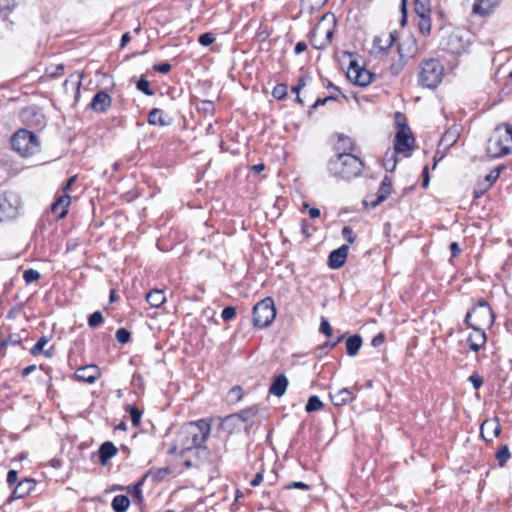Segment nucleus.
I'll return each instance as SVG.
<instances>
[{"label": "nucleus", "instance_id": "6e6d98bb", "mask_svg": "<svg viewBox=\"0 0 512 512\" xmlns=\"http://www.w3.org/2000/svg\"><path fill=\"white\" fill-rule=\"evenodd\" d=\"M320 331L327 337L332 335V328L327 319L323 318L320 323Z\"/></svg>", "mask_w": 512, "mask_h": 512}, {"label": "nucleus", "instance_id": "b1692460", "mask_svg": "<svg viewBox=\"0 0 512 512\" xmlns=\"http://www.w3.org/2000/svg\"><path fill=\"white\" fill-rule=\"evenodd\" d=\"M117 453V448L110 442H104L99 448V460L102 465H105Z\"/></svg>", "mask_w": 512, "mask_h": 512}, {"label": "nucleus", "instance_id": "680f3d73", "mask_svg": "<svg viewBox=\"0 0 512 512\" xmlns=\"http://www.w3.org/2000/svg\"><path fill=\"white\" fill-rule=\"evenodd\" d=\"M18 480V472L16 470H10L7 474V483L9 486H12L17 483Z\"/></svg>", "mask_w": 512, "mask_h": 512}, {"label": "nucleus", "instance_id": "49530a36", "mask_svg": "<svg viewBox=\"0 0 512 512\" xmlns=\"http://www.w3.org/2000/svg\"><path fill=\"white\" fill-rule=\"evenodd\" d=\"M215 40H216V38H215L214 34L211 32L201 34L198 38L199 44H201L202 46H205V47L213 44L215 42Z\"/></svg>", "mask_w": 512, "mask_h": 512}, {"label": "nucleus", "instance_id": "f257e3e1", "mask_svg": "<svg viewBox=\"0 0 512 512\" xmlns=\"http://www.w3.org/2000/svg\"><path fill=\"white\" fill-rule=\"evenodd\" d=\"M363 161L352 153H337L327 163L328 172L336 179L351 180L361 175Z\"/></svg>", "mask_w": 512, "mask_h": 512}, {"label": "nucleus", "instance_id": "3c124183", "mask_svg": "<svg viewBox=\"0 0 512 512\" xmlns=\"http://www.w3.org/2000/svg\"><path fill=\"white\" fill-rule=\"evenodd\" d=\"M503 170V166H498L495 169H493L487 176L486 181L488 182L489 186H491L496 180L499 178L501 171Z\"/></svg>", "mask_w": 512, "mask_h": 512}, {"label": "nucleus", "instance_id": "de8ad7c7", "mask_svg": "<svg viewBox=\"0 0 512 512\" xmlns=\"http://www.w3.org/2000/svg\"><path fill=\"white\" fill-rule=\"evenodd\" d=\"M129 414H130L132 424L134 426L139 425V423L141 421V417H142V411L139 410L137 407L133 406V407H130Z\"/></svg>", "mask_w": 512, "mask_h": 512}, {"label": "nucleus", "instance_id": "5701e85b", "mask_svg": "<svg viewBox=\"0 0 512 512\" xmlns=\"http://www.w3.org/2000/svg\"><path fill=\"white\" fill-rule=\"evenodd\" d=\"M288 386V379L284 374L276 376L269 388V392L277 397H281L285 394Z\"/></svg>", "mask_w": 512, "mask_h": 512}, {"label": "nucleus", "instance_id": "79ce46f5", "mask_svg": "<svg viewBox=\"0 0 512 512\" xmlns=\"http://www.w3.org/2000/svg\"><path fill=\"white\" fill-rule=\"evenodd\" d=\"M115 337L119 343L125 344L130 341L131 333L125 328H119L115 333Z\"/></svg>", "mask_w": 512, "mask_h": 512}, {"label": "nucleus", "instance_id": "ea45409f", "mask_svg": "<svg viewBox=\"0 0 512 512\" xmlns=\"http://www.w3.org/2000/svg\"><path fill=\"white\" fill-rule=\"evenodd\" d=\"M287 90L286 84H277L272 90V96L277 100H282L287 95Z\"/></svg>", "mask_w": 512, "mask_h": 512}, {"label": "nucleus", "instance_id": "4468645a", "mask_svg": "<svg viewBox=\"0 0 512 512\" xmlns=\"http://www.w3.org/2000/svg\"><path fill=\"white\" fill-rule=\"evenodd\" d=\"M19 215V206L6 197H0V222L10 221Z\"/></svg>", "mask_w": 512, "mask_h": 512}, {"label": "nucleus", "instance_id": "09e8293b", "mask_svg": "<svg viewBox=\"0 0 512 512\" xmlns=\"http://www.w3.org/2000/svg\"><path fill=\"white\" fill-rule=\"evenodd\" d=\"M332 38H333V30L332 29H327L325 31V40L322 41L319 44H314L313 43V47L315 49H323V48L327 47L332 42Z\"/></svg>", "mask_w": 512, "mask_h": 512}, {"label": "nucleus", "instance_id": "412c9836", "mask_svg": "<svg viewBox=\"0 0 512 512\" xmlns=\"http://www.w3.org/2000/svg\"><path fill=\"white\" fill-rule=\"evenodd\" d=\"M330 400L335 406H344L350 403L354 399V394L348 388H342L336 391L335 393H329Z\"/></svg>", "mask_w": 512, "mask_h": 512}, {"label": "nucleus", "instance_id": "f8f14e48", "mask_svg": "<svg viewBox=\"0 0 512 512\" xmlns=\"http://www.w3.org/2000/svg\"><path fill=\"white\" fill-rule=\"evenodd\" d=\"M502 0H474L472 14L483 18L491 16L500 6Z\"/></svg>", "mask_w": 512, "mask_h": 512}, {"label": "nucleus", "instance_id": "4d7b16f0", "mask_svg": "<svg viewBox=\"0 0 512 512\" xmlns=\"http://www.w3.org/2000/svg\"><path fill=\"white\" fill-rule=\"evenodd\" d=\"M70 83L74 84L77 88V90H79L80 86H81V76H74V75H71L68 79H66L64 81V87L67 88L68 86H70Z\"/></svg>", "mask_w": 512, "mask_h": 512}, {"label": "nucleus", "instance_id": "e433bc0d", "mask_svg": "<svg viewBox=\"0 0 512 512\" xmlns=\"http://www.w3.org/2000/svg\"><path fill=\"white\" fill-rule=\"evenodd\" d=\"M415 2V13H431L430 0H414Z\"/></svg>", "mask_w": 512, "mask_h": 512}, {"label": "nucleus", "instance_id": "a19ab883", "mask_svg": "<svg viewBox=\"0 0 512 512\" xmlns=\"http://www.w3.org/2000/svg\"><path fill=\"white\" fill-rule=\"evenodd\" d=\"M40 277V273L34 269H27L23 273V279L27 284L37 281Z\"/></svg>", "mask_w": 512, "mask_h": 512}, {"label": "nucleus", "instance_id": "dca6fc26", "mask_svg": "<svg viewBox=\"0 0 512 512\" xmlns=\"http://www.w3.org/2000/svg\"><path fill=\"white\" fill-rule=\"evenodd\" d=\"M112 105L111 96L105 91H98L92 98L90 107L97 113H105Z\"/></svg>", "mask_w": 512, "mask_h": 512}, {"label": "nucleus", "instance_id": "6ab92c4d", "mask_svg": "<svg viewBox=\"0 0 512 512\" xmlns=\"http://www.w3.org/2000/svg\"><path fill=\"white\" fill-rule=\"evenodd\" d=\"M472 333L468 336L469 347L472 351L478 352L486 343L485 329L471 327Z\"/></svg>", "mask_w": 512, "mask_h": 512}, {"label": "nucleus", "instance_id": "473e14b6", "mask_svg": "<svg viewBox=\"0 0 512 512\" xmlns=\"http://www.w3.org/2000/svg\"><path fill=\"white\" fill-rule=\"evenodd\" d=\"M257 415V409L255 407H250L240 411L232 415L233 418H238L243 422L251 421Z\"/></svg>", "mask_w": 512, "mask_h": 512}, {"label": "nucleus", "instance_id": "c756f323", "mask_svg": "<svg viewBox=\"0 0 512 512\" xmlns=\"http://www.w3.org/2000/svg\"><path fill=\"white\" fill-rule=\"evenodd\" d=\"M353 146L354 144L350 137L339 135L338 141L335 145V150L338 151V153H351Z\"/></svg>", "mask_w": 512, "mask_h": 512}, {"label": "nucleus", "instance_id": "bb28decb", "mask_svg": "<svg viewBox=\"0 0 512 512\" xmlns=\"http://www.w3.org/2000/svg\"><path fill=\"white\" fill-rule=\"evenodd\" d=\"M419 17L418 28L423 36H429L431 33V13H416Z\"/></svg>", "mask_w": 512, "mask_h": 512}, {"label": "nucleus", "instance_id": "f704fd0d", "mask_svg": "<svg viewBox=\"0 0 512 512\" xmlns=\"http://www.w3.org/2000/svg\"><path fill=\"white\" fill-rule=\"evenodd\" d=\"M510 457H511V454L509 451V447L506 444L501 446L500 449L498 450V452L496 453V459H497L500 467H503L507 463V461L510 459Z\"/></svg>", "mask_w": 512, "mask_h": 512}, {"label": "nucleus", "instance_id": "58836bf2", "mask_svg": "<svg viewBox=\"0 0 512 512\" xmlns=\"http://www.w3.org/2000/svg\"><path fill=\"white\" fill-rule=\"evenodd\" d=\"M104 322V317L101 312L96 311L88 318V325L91 328H96Z\"/></svg>", "mask_w": 512, "mask_h": 512}, {"label": "nucleus", "instance_id": "8fccbe9b", "mask_svg": "<svg viewBox=\"0 0 512 512\" xmlns=\"http://www.w3.org/2000/svg\"><path fill=\"white\" fill-rule=\"evenodd\" d=\"M236 316V308L233 306H227L223 309L221 313V318L224 321H230Z\"/></svg>", "mask_w": 512, "mask_h": 512}, {"label": "nucleus", "instance_id": "cd10ccee", "mask_svg": "<svg viewBox=\"0 0 512 512\" xmlns=\"http://www.w3.org/2000/svg\"><path fill=\"white\" fill-rule=\"evenodd\" d=\"M362 346V338L360 335H352L346 340V351L351 357L356 356Z\"/></svg>", "mask_w": 512, "mask_h": 512}, {"label": "nucleus", "instance_id": "a18cd8bd", "mask_svg": "<svg viewBox=\"0 0 512 512\" xmlns=\"http://www.w3.org/2000/svg\"><path fill=\"white\" fill-rule=\"evenodd\" d=\"M46 73L48 76L53 77V78L61 76L64 73V65L63 64L52 65L46 69Z\"/></svg>", "mask_w": 512, "mask_h": 512}, {"label": "nucleus", "instance_id": "5fc2aeb1", "mask_svg": "<svg viewBox=\"0 0 512 512\" xmlns=\"http://www.w3.org/2000/svg\"><path fill=\"white\" fill-rule=\"evenodd\" d=\"M342 236L347 242L353 243L355 241V235L351 227L344 226L342 229Z\"/></svg>", "mask_w": 512, "mask_h": 512}, {"label": "nucleus", "instance_id": "72a5a7b5", "mask_svg": "<svg viewBox=\"0 0 512 512\" xmlns=\"http://www.w3.org/2000/svg\"><path fill=\"white\" fill-rule=\"evenodd\" d=\"M323 407V403L320 398L316 395L310 396L307 404L305 406V410L307 413H312L320 410Z\"/></svg>", "mask_w": 512, "mask_h": 512}, {"label": "nucleus", "instance_id": "9b49d317", "mask_svg": "<svg viewBox=\"0 0 512 512\" xmlns=\"http://www.w3.org/2000/svg\"><path fill=\"white\" fill-rule=\"evenodd\" d=\"M391 189L392 181L388 176H385L381 181L377 193L368 195L364 200V205L370 206L372 209L376 208L389 197L391 194Z\"/></svg>", "mask_w": 512, "mask_h": 512}, {"label": "nucleus", "instance_id": "0e129e2a", "mask_svg": "<svg viewBox=\"0 0 512 512\" xmlns=\"http://www.w3.org/2000/svg\"><path fill=\"white\" fill-rule=\"evenodd\" d=\"M304 207L308 208V213H309L310 218L315 219L320 216V210L318 208L309 207L308 204H304Z\"/></svg>", "mask_w": 512, "mask_h": 512}, {"label": "nucleus", "instance_id": "052dcab7", "mask_svg": "<svg viewBox=\"0 0 512 512\" xmlns=\"http://www.w3.org/2000/svg\"><path fill=\"white\" fill-rule=\"evenodd\" d=\"M171 68H172V66L168 62H164V63H161V64H158V65L154 66V69L157 72H160V73H163V74H166V73L170 72Z\"/></svg>", "mask_w": 512, "mask_h": 512}, {"label": "nucleus", "instance_id": "0eeeda50", "mask_svg": "<svg viewBox=\"0 0 512 512\" xmlns=\"http://www.w3.org/2000/svg\"><path fill=\"white\" fill-rule=\"evenodd\" d=\"M276 317V309L272 298L259 301L253 308V324L258 328L268 327Z\"/></svg>", "mask_w": 512, "mask_h": 512}, {"label": "nucleus", "instance_id": "4be33fe9", "mask_svg": "<svg viewBox=\"0 0 512 512\" xmlns=\"http://www.w3.org/2000/svg\"><path fill=\"white\" fill-rule=\"evenodd\" d=\"M34 484H35L34 481L29 478H25V479L21 480L15 486L11 497L13 499H19V498L25 497L33 490Z\"/></svg>", "mask_w": 512, "mask_h": 512}, {"label": "nucleus", "instance_id": "2f4dec72", "mask_svg": "<svg viewBox=\"0 0 512 512\" xmlns=\"http://www.w3.org/2000/svg\"><path fill=\"white\" fill-rule=\"evenodd\" d=\"M48 342H49V339L46 336H42L41 338H39V340L36 342V344L31 348V350H30L31 354L38 355L40 353H43L45 356L51 357L52 353L49 350H47V351L44 350V347L47 345Z\"/></svg>", "mask_w": 512, "mask_h": 512}, {"label": "nucleus", "instance_id": "f3484780", "mask_svg": "<svg viewBox=\"0 0 512 512\" xmlns=\"http://www.w3.org/2000/svg\"><path fill=\"white\" fill-rule=\"evenodd\" d=\"M501 432V425L497 418L485 420L480 427L481 437L485 441H492L494 437H497Z\"/></svg>", "mask_w": 512, "mask_h": 512}, {"label": "nucleus", "instance_id": "6e6552de", "mask_svg": "<svg viewBox=\"0 0 512 512\" xmlns=\"http://www.w3.org/2000/svg\"><path fill=\"white\" fill-rule=\"evenodd\" d=\"M398 52L400 54L399 59L390 65V72L394 76L399 75L403 71L406 65L405 57L413 56L417 52L416 39L409 37L404 40L398 45Z\"/></svg>", "mask_w": 512, "mask_h": 512}, {"label": "nucleus", "instance_id": "774afa93", "mask_svg": "<svg viewBox=\"0 0 512 512\" xmlns=\"http://www.w3.org/2000/svg\"><path fill=\"white\" fill-rule=\"evenodd\" d=\"M450 251L452 257H456L460 253L459 245L456 242L450 244Z\"/></svg>", "mask_w": 512, "mask_h": 512}, {"label": "nucleus", "instance_id": "f03ea898", "mask_svg": "<svg viewBox=\"0 0 512 512\" xmlns=\"http://www.w3.org/2000/svg\"><path fill=\"white\" fill-rule=\"evenodd\" d=\"M211 432V424L206 419L189 422L181 427L179 441L183 450L206 448L204 446Z\"/></svg>", "mask_w": 512, "mask_h": 512}, {"label": "nucleus", "instance_id": "a878e982", "mask_svg": "<svg viewBox=\"0 0 512 512\" xmlns=\"http://www.w3.org/2000/svg\"><path fill=\"white\" fill-rule=\"evenodd\" d=\"M146 301L151 307L158 308L166 301V296L163 290L154 289L146 295Z\"/></svg>", "mask_w": 512, "mask_h": 512}, {"label": "nucleus", "instance_id": "2eb2a0df", "mask_svg": "<svg viewBox=\"0 0 512 512\" xmlns=\"http://www.w3.org/2000/svg\"><path fill=\"white\" fill-rule=\"evenodd\" d=\"M100 375L101 372L99 367L91 364L78 368L74 376L78 381L92 384L100 377Z\"/></svg>", "mask_w": 512, "mask_h": 512}, {"label": "nucleus", "instance_id": "7ed1b4c3", "mask_svg": "<svg viewBox=\"0 0 512 512\" xmlns=\"http://www.w3.org/2000/svg\"><path fill=\"white\" fill-rule=\"evenodd\" d=\"M487 154L492 158H501L512 153V125L502 123L492 132L487 142Z\"/></svg>", "mask_w": 512, "mask_h": 512}, {"label": "nucleus", "instance_id": "aec40b11", "mask_svg": "<svg viewBox=\"0 0 512 512\" xmlns=\"http://www.w3.org/2000/svg\"><path fill=\"white\" fill-rule=\"evenodd\" d=\"M70 202V196L64 194L58 197V199L51 205V211L56 214V218L58 220L63 219L68 214Z\"/></svg>", "mask_w": 512, "mask_h": 512}, {"label": "nucleus", "instance_id": "a211bd4d", "mask_svg": "<svg viewBox=\"0 0 512 512\" xmlns=\"http://www.w3.org/2000/svg\"><path fill=\"white\" fill-rule=\"evenodd\" d=\"M349 247L348 245H342L336 250H333L328 258V265L332 269H338L342 267L347 259Z\"/></svg>", "mask_w": 512, "mask_h": 512}, {"label": "nucleus", "instance_id": "7c9ffc66", "mask_svg": "<svg viewBox=\"0 0 512 512\" xmlns=\"http://www.w3.org/2000/svg\"><path fill=\"white\" fill-rule=\"evenodd\" d=\"M130 500L126 495H116L111 503L115 512H126L129 508Z\"/></svg>", "mask_w": 512, "mask_h": 512}, {"label": "nucleus", "instance_id": "423d86ee", "mask_svg": "<svg viewBox=\"0 0 512 512\" xmlns=\"http://www.w3.org/2000/svg\"><path fill=\"white\" fill-rule=\"evenodd\" d=\"M465 322L469 327L485 329L493 324L494 314L488 303L481 301L467 313Z\"/></svg>", "mask_w": 512, "mask_h": 512}, {"label": "nucleus", "instance_id": "69168bd1", "mask_svg": "<svg viewBox=\"0 0 512 512\" xmlns=\"http://www.w3.org/2000/svg\"><path fill=\"white\" fill-rule=\"evenodd\" d=\"M263 471H260L258 472L254 478L252 479V481L250 482V484L253 486V487H256L258 485H260V483L263 481Z\"/></svg>", "mask_w": 512, "mask_h": 512}, {"label": "nucleus", "instance_id": "20e7f679", "mask_svg": "<svg viewBox=\"0 0 512 512\" xmlns=\"http://www.w3.org/2000/svg\"><path fill=\"white\" fill-rule=\"evenodd\" d=\"M444 66L435 58H428L421 61L418 72V83L420 86L434 89L442 81Z\"/></svg>", "mask_w": 512, "mask_h": 512}, {"label": "nucleus", "instance_id": "4c0bfd02", "mask_svg": "<svg viewBox=\"0 0 512 512\" xmlns=\"http://www.w3.org/2000/svg\"><path fill=\"white\" fill-rule=\"evenodd\" d=\"M169 473H170L169 467H162V468H158V469L149 471V475H151L155 481L163 480Z\"/></svg>", "mask_w": 512, "mask_h": 512}, {"label": "nucleus", "instance_id": "c85d7f7f", "mask_svg": "<svg viewBox=\"0 0 512 512\" xmlns=\"http://www.w3.org/2000/svg\"><path fill=\"white\" fill-rule=\"evenodd\" d=\"M399 152H396L394 149L393 151H387L383 157V167L388 172H393L396 169L397 162H398V155Z\"/></svg>", "mask_w": 512, "mask_h": 512}, {"label": "nucleus", "instance_id": "338daca9", "mask_svg": "<svg viewBox=\"0 0 512 512\" xmlns=\"http://www.w3.org/2000/svg\"><path fill=\"white\" fill-rule=\"evenodd\" d=\"M306 49H307V45H306V43H304V42H298V43L295 45L294 51H295V54L299 55V54H301L302 52H304Z\"/></svg>", "mask_w": 512, "mask_h": 512}, {"label": "nucleus", "instance_id": "13d9d810", "mask_svg": "<svg viewBox=\"0 0 512 512\" xmlns=\"http://www.w3.org/2000/svg\"><path fill=\"white\" fill-rule=\"evenodd\" d=\"M469 381L472 383L475 389H479L483 385V378L476 373L470 375Z\"/></svg>", "mask_w": 512, "mask_h": 512}, {"label": "nucleus", "instance_id": "37998d69", "mask_svg": "<svg viewBox=\"0 0 512 512\" xmlns=\"http://www.w3.org/2000/svg\"><path fill=\"white\" fill-rule=\"evenodd\" d=\"M228 397L231 402H239L243 397L242 388L240 386L231 388L228 392Z\"/></svg>", "mask_w": 512, "mask_h": 512}, {"label": "nucleus", "instance_id": "9d476101", "mask_svg": "<svg viewBox=\"0 0 512 512\" xmlns=\"http://www.w3.org/2000/svg\"><path fill=\"white\" fill-rule=\"evenodd\" d=\"M374 74L359 65L355 60L350 62L347 78L355 85L365 87L373 81Z\"/></svg>", "mask_w": 512, "mask_h": 512}, {"label": "nucleus", "instance_id": "603ef678", "mask_svg": "<svg viewBox=\"0 0 512 512\" xmlns=\"http://www.w3.org/2000/svg\"><path fill=\"white\" fill-rule=\"evenodd\" d=\"M145 481V477H143L141 480H139L133 487L132 495L135 499L138 501H142V485Z\"/></svg>", "mask_w": 512, "mask_h": 512}, {"label": "nucleus", "instance_id": "c03bdc74", "mask_svg": "<svg viewBox=\"0 0 512 512\" xmlns=\"http://www.w3.org/2000/svg\"><path fill=\"white\" fill-rule=\"evenodd\" d=\"M137 89L148 96H152L154 94L153 90L150 88V83L145 78H140L137 82Z\"/></svg>", "mask_w": 512, "mask_h": 512}, {"label": "nucleus", "instance_id": "393cba45", "mask_svg": "<svg viewBox=\"0 0 512 512\" xmlns=\"http://www.w3.org/2000/svg\"><path fill=\"white\" fill-rule=\"evenodd\" d=\"M148 123L153 126H168L170 121H167L164 117V113L159 108H153L148 114Z\"/></svg>", "mask_w": 512, "mask_h": 512}, {"label": "nucleus", "instance_id": "864d4df0", "mask_svg": "<svg viewBox=\"0 0 512 512\" xmlns=\"http://www.w3.org/2000/svg\"><path fill=\"white\" fill-rule=\"evenodd\" d=\"M294 488L305 490V491H308L310 489L308 484L301 482V481L291 482L284 486V489H286V490H290V489H294Z\"/></svg>", "mask_w": 512, "mask_h": 512}, {"label": "nucleus", "instance_id": "c9c22d12", "mask_svg": "<svg viewBox=\"0 0 512 512\" xmlns=\"http://www.w3.org/2000/svg\"><path fill=\"white\" fill-rule=\"evenodd\" d=\"M394 36L392 33L388 35V39L386 40V45H382V39L380 37H375L373 40V46L375 49H378L380 52H385L393 43Z\"/></svg>", "mask_w": 512, "mask_h": 512}, {"label": "nucleus", "instance_id": "1a4fd4ad", "mask_svg": "<svg viewBox=\"0 0 512 512\" xmlns=\"http://www.w3.org/2000/svg\"><path fill=\"white\" fill-rule=\"evenodd\" d=\"M415 139L407 124H398V131L394 140V149L396 152L408 156L413 149Z\"/></svg>", "mask_w": 512, "mask_h": 512}, {"label": "nucleus", "instance_id": "39448f33", "mask_svg": "<svg viewBox=\"0 0 512 512\" xmlns=\"http://www.w3.org/2000/svg\"><path fill=\"white\" fill-rule=\"evenodd\" d=\"M11 146L22 157L36 154L40 149L37 136L29 130L20 129L11 137Z\"/></svg>", "mask_w": 512, "mask_h": 512}, {"label": "nucleus", "instance_id": "ddd939ff", "mask_svg": "<svg viewBox=\"0 0 512 512\" xmlns=\"http://www.w3.org/2000/svg\"><path fill=\"white\" fill-rule=\"evenodd\" d=\"M469 47V42L464 40L463 37L457 33H451L446 41V50L455 55H461L466 52Z\"/></svg>", "mask_w": 512, "mask_h": 512}, {"label": "nucleus", "instance_id": "e2e57ef3", "mask_svg": "<svg viewBox=\"0 0 512 512\" xmlns=\"http://www.w3.org/2000/svg\"><path fill=\"white\" fill-rule=\"evenodd\" d=\"M385 341V336L382 333L377 334L371 341L372 346L378 347L382 345Z\"/></svg>", "mask_w": 512, "mask_h": 512}, {"label": "nucleus", "instance_id": "bf43d9fd", "mask_svg": "<svg viewBox=\"0 0 512 512\" xmlns=\"http://www.w3.org/2000/svg\"><path fill=\"white\" fill-rule=\"evenodd\" d=\"M442 141L444 143H446L447 145H452L455 143L456 141V133H453L451 131H447L443 137H442Z\"/></svg>", "mask_w": 512, "mask_h": 512}]
</instances>
